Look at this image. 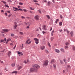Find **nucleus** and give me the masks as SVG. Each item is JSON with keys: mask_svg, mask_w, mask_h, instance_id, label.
I'll return each mask as SVG.
<instances>
[{"mask_svg": "<svg viewBox=\"0 0 75 75\" xmlns=\"http://www.w3.org/2000/svg\"><path fill=\"white\" fill-rule=\"evenodd\" d=\"M32 67L33 68H31L30 69V72L35 71L37 70L38 69L40 68V65L37 64H34L32 65Z\"/></svg>", "mask_w": 75, "mask_h": 75, "instance_id": "obj_1", "label": "nucleus"}, {"mask_svg": "<svg viewBox=\"0 0 75 75\" xmlns=\"http://www.w3.org/2000/svg\"><path fill=\"white\" fill-rule=\"evenodd\" d=\"M48 65V61L47 60L45 61L43 64V67H47Z\"/></svg>", "mask_w": 75, "mask_h": 75, "instance_id": "obj_2", "label": "nucleus"}, {"mask_svg": "<svg viewBox=\"0 0 75 75\" xmlns=\"http://www.w3.org/2000/svg\"><path fill=\"white\" fill-rule=\"evenodd\" d=\"M34 40H35V41L36 44H38V43H39V42H38V41H39V40L36 38H34Z\"/></svg>", "mask_w": 75, "mask_h": 75, "instance_id": "obj_3", "label": "nucleus"}, {"mask_svg": "<svg viewBox=\"0 0 75 75\" xmlns=\"http://www.w3.org/2000/svg\"><path fill=\"white\" fill-rule=\"evenodd\" d=\"M42 29L45 31H46V30H47V28L46 27V26L45 25H43L42 26Z\"/></svg>", "mask_w": 75, "mask_h": 75, "instance_id": "obj_4", "label": "nucleus"}, {"mask_svg": "<svg viewBox=\"0 0 75 75\" xmlns=\"http://www.w3.org/2000/svg\"><path fill=\"white\" fill-rule=\"evenodd\" d=\"M30 39H28L26 41L25 43L26 44H30L31 42L30 41ZM29 41L30 42H29Z\"/></svg>", "mask_w": 75, "mask_h": 75, "instance_id": "obj_5", "label": "nucleus"}, {"mask_svg": "<svg viewBox=\"0 0 75 75\" xmlns=\"http://www.w3.org/2000/svg\"><path fill=\"white\" fill-rule=\"evenodd\" d=\"M6 38H5L4 39V40H1V42H4H4H6Z\"/></svg>", "mask_w": 75, "mask_h": 75, "instance_id": "obj_6", "label": "nucleus"}, {"mask_svg": "<svg viewBox=\"0 0 75 75\" xmlns=\"http://www.w3.org/2000/svg\"><path fill=\"white\" fill-rule=\"evenodd\" d=\"M11 55V52H10V51L8 52V57H10V55Z\"/></svg>", "mask_w": 75, "mask_h": 75, "instance_id": "obj_7", "label": "nucleus"}, {"mask_svg": "<svg viewBox=\"0 0 75 75\" xmlns=\"http://www.w3.org/2000/svg\"><path fill=\"white\" fill-rule=\"evenodd\" d=\"M13 8H15V10L14 9H13V10L14 11H16V10H18V11H19L20 10V9H18L17 8H15V7H13Z\"/></svg>", "mask_w": 75, "mask_h": 75, "instance_id": "obj_8", "label": "nucleus"}, {"mask_svg": "<svg viewBox=\"0 0 75 75\" xmlns=\"http://www.w3.org/2000/svg\"><path fill=\"white\" fill-rule=\"evenodd\" d=\"M35 20H38L39 19L38 18V15H36L35 16Z\"/></svg>", "mask_w": 75, "mask_h": 75, "instance_id": "obj_9", "label": "nucleus"}, {"mask_svg": "<svg viewBox=\"0 0 75 75\" xmlns=\"http://www.w3.org/2000/svg\"><path fill=\"white\" fill-rule=\"evenodd\" d=\"M9 30H8V29H4L3 30V31H4V32H8V31H9Z\"/></svg>", "mask_w": 75, "mask_h": 75, "instance_id": "obj_10", "label": "nucleus"}, {"mask_svg": "<svg viewBox=\"0 0 75 75\" xmlns=\"http://www.w3.org/2000/svg\"><path fill=\"white\" fill-rule=\"evenodd\" d=\"M74 32L73 31H71L70 32V34L71 37H73L74 36Z\"/></svg>", "mask_w": 75, "mask_h": 75, "instance_id": "obj_11", "label": "nucleus"}, {"mask_svg": "<svg viewBox=\"0 0 75 75\" xmlns=\"http://www.w3.org/2000/svg\"><path fill=\"white\" fill-rule=\"evenodd\" d=\"M55 52H57V53H58V52H59V50L58 49H55Z\"/></svg>", "mask_w": 75, "mask_h": 75, "instance_id": "obj_12", "label": "nucleus"}, {"mask_svg": "<svg viewBox=\"0 0 75 75\" xmlns=\"http://www.w3.org/2000/svg\"><path fill=\"white\" fill-rule=\"evenodd\" d=\"M23 68V67L22 66H20L18 67V70L19 71L20 69H21Z\"/></svg>", "mask_w": 75, "mask_h": 75, "instance_id": "obj_13", "label": "nucleus"}, {"mask_svg": "<svg viewBox=\"0 0 75 75\" xmlns=\"http://www.w3.org/2000/svg\"><path fill=\"white\" fill-rule=\"evenodd\" d=\"M28 60H27V61H26V60H25L24 61V63L25 64H27V62H28Z\"/></svg>", "mask_w": 75, "mask_h": 75, "instance_id": "obj_14", "label": "nucleus"}, {"mask_svg": "<svg viewBox=\"0 0 75 75\" xmlns=\"http://www.w3.org/2000/svg\"><path fill=\"white\" fill-rule=\"evenodd\" d=\"M12 74H17V71H13L12 72Z\"/></svg>", "mask_w": 75, "mask_h": 75, "instance_id": "obj_15", "label": "nucleus"}, {"mask_svg": "<svg viewBox=\"0 0 75 75\" xmlns=\"http://www.w3.org/2000/svg\"><path fill=\"white\" fill-rule=\"evenodd\" d=\"M59 25L60 26H62V22H60L59 23Z\"/></svg>", "mask_w": 75, "mask_h": 75, "instance_id": "obj_16", "label": "nucleus"}, {"mask_svg": "<svg viewBox=\"0 0 75 75\" xmlns=\"http://www.w3.org/2000/svg\"><path fill=\"white\" fill-rule=\"evenodd\" d=\"M58 21H59V19H57L55 21V23L57 24V23H58Z\"/></svg>", "mask_w": 75, "mask_h": 75, "instance_id": "obj_17", "label": "nucleus"}, {"mask_svg": "<svg viewBox=\"0 0 75 75\" xmlns=\"http://www.w3.org/2000/svg\"><path fill=\"white\" fill-rule=\"evenodd\" d=\"M45 48V46H42L41 47V50H44V49Z\"/></svg>", "mask_w": 75, "mask_h": 75, "instance_id": "obj_18", "label": "nucleus"}, {"mask_svg": "<svg viewBox=\"0 0 75 75\" xmlns=\"http://www.w3.org/2000/svg\"><path fill=\"white\" fill-rule=\"evenodd\" d=\"M54 68V69H56V65L55 64H53Z\"/></svg>", "mask_w": 75, "mask_h": 75, "instance_id": "obj_19", "label": "nucleus"}, {"mask_svg": "<svg viewBox=\"0 0 75 75\" xmlns=\"http://www.w3.org/2000/svg\"><path fill=\"white\" fill-rule=\"evenodd\" d=\"M46 16L47 17V18H48V19H50V16L48 15H47Z\"/></svg>", "mask_w": 75, "mask_h": 75, "instance_id": "obj_20", "label": "nucleus"}, {"mask_svg": "<svg viewBox=\"0 0 75 75\" xmlns=\"http://www.w3.org/2000/svg\"><path fill=\"white\" fill-rule=\"evenodd\" d=\"M11 65L13 67H14L15 66V63H13L11 64Z\"/></svg>", "mask_w": 75, "mask_h": 75, "instance_id": "obj_21", "label": "nucleus"}, {"mask_svg": "<svg viewBox=\"0 0 75 75\" xmlns=\"http://www.w3.org/2000/svg\"><path fill=\"white\" fill-rule=\"evenodd\" d=\"M30 10H34V8H32L31 7H30Z\"/></svg>", "mask_w": 75, "mask_h": 75, "instance_id": "obj_22", "label": "nucleus"}, {"mask_svg": "<svg viewBox=\"0 0 75 75\" xmlns=\"http://www.w3.org/2000/svg\"><path fill=\"white\" fill-rule=\"evenodd\" d=\"M5 6L6 7H7V8H9V6L6 4H5Z\"/></svg>", "mask_w": 75, "mask_h": 75, "instance_id": "obj_23", "label": "nucleus"}, {"mask_svg": "<svg viewBox=\"0 0 75 75\" xmlns=\"http://www.w3.org/2000/svg\"><path fill=\"white\" fill-rule=\"evenodd\" d=\"M60 62L61 64H63V62L61 60H60Z\"/></svg>", "mask_w": 75, "mask_h": 75, "instance_id": "obj_24", "label": "nucleus"}, {"mask_svg": "<svg viewBox=\"0 0 75 75\" xmlns=\"http://www.w3.org/2000/svg\"><path fill=\"white\" fill-rule=\"evenodd\" d=\"M17 25H15L14 26V29H16V28H17Z\"/></svg>", "mask_w": 75, "mask_h": 75, "instance_id": "obj_25", "label": "nucleus"}, {"mask_svg": "<svg viewBox=\"0 0 75 75\" xmlns=\"http://www.w3.org/2000/svg\"><path fill=\"white\" fill-rule=\"evenodd\" d=\"M73 51H75V47L74 46H73Z\"/></svg>", "mask_w": 75, "mask_h": 75, "instance_id": "obj_26", "label": "nucleus"}, {"mask_svg": "<svg viewBox=\"0 0 75 75\" xmlns=\"http://www.w3.org/2000/svg\"><path fill=\"white\" fill-rule=\"evenodd\" d=\"M59 32H60V33H61V32H62V29H59Z\"/></svg>", "mask_w": 75, "mask_h": 75, "instance_id": "obj_27", "label": "nucleus"}, {"mask_svg": "<svg viewBox=\"0 0 75 75\" xmlns=\"http://www.w3.org/2000/svg\"><path fill=\"white\" fill-rule=\"evenodd\" d=\"M1 2H2V3H4V4H6L7 3V2L6 1H2Z\"/></svg>", "mask_w": 75, "mask_h": 75, "instance_id": "obj_28", "label": "nucleus"}, {"mask_svg": "<svg viewBox=\"0 0 75 75\" xmlns=\"http://www.w3.org/2000/svg\"><path fill=\"white\" fill-rule=\"evenodd\" d=\"M7 2H8V3H10V2H11L12 3V1L10 0H8L7 1Z\"/></svg>", "mask_w": 75, "mask_h": 75, "instance_id": "obj_29", "label": "nucleus"}, {"mask_svg": "<svg viewBox=\"0 0 75 75\" xmlns=\"http://www.w3.org/2000/svg\"><path fill=\"white\" fill-rule=\"evenodd\" d=\"M47 4L48 6H50V1H48L47 2Z\"/></svg>", "mask_w": 75, "mask_h": 75, "instance_id": "obj_30", "label": "nucleus"}, {"mask_svg": "<svg viewBox=\"0 0 75 75\" xmlns=\"http://www.w3.org/2000/svg\"><path fill=\"white\" fill-rule=\"evenodd\" d=\"M19 5H23V4L21 2H20L19 3Z\"/></svg>", "mask_w": 75, "mask_h": 75, "instance_id": "obj_31", "label": "nucleus"}, {"mask_svg": "<svg viewBox=\"0 0 75 75\" xmlns=\"http://www.w3.org/2000/svg\"><path fill=\"white\" fill-rule=\"evenodd\" d=\"M66 45H69V43L68 42H66L65 43Z\"/></svg>", "mask_w": 75, "mask_h": 75, "instance_id": "obj_32", "label": "nucleus"}, {"mask_svg": "<svg viewBox=\"0 0 75 75\" xmlns=\"http://www.w3.org/2000/svg\"><path fill=\"white\" fill-rule=\"evenodd\" d=\"M45 52L47 54H48V53H49V52L47 50H45Z\"/></svg>", "mask_w": 75, "mask_h": 75, "instance_id": "obj_33", "label": "nucleus"}, {"mask_svg": "<svg viewBox=\"0 0 75 75\" xmlns=\"http://www.w3.org/2000/svg\"><path fill=\"white\" fill-rule=\"evenodd\" d=\"M21 47V49H23V44H22V46H20Z\"/></svg>", "mask_w": 75, "mask_h": 75, "instance_id": "obj_34", "label": "nucleus"}, {"mask_svg": "<svg viewBox=\"0 0 75 75\" xmlns=\"http://www.w3.org/2000/svg\"><path fill=\"white\" fill-rule=\"evenodd\" d=\"M60 50L62 51V52H64V50L63 49H61Z\"/></svg>", "mask_w": 75, "mask_h": 75, "instance_id": "obj_35", "label": "nucleus"}, {"mask_svg": "<svg viewBox=\"0 0 75 75\" xmlns=\"http://www.w3.org/2000/svg\"><path fill=\"white\" fill-rule=\"evenodd\" d=\"M48 45L49 46V47H51V45H50V43L48 42Z\"/></svg>", "mask_w": 75, "mask_h": 75, "instance_id": "obj_36", "label": "nucleus"}, {"mask_svg": "<svg viewBox=\"0 0 75 75\" xmlns=\"http://www.w3.org/2000/svg\"><path fill=\"white\" fill-rule=\"evenodd\" d=\"M67 34H69V33H70V32H69V31H68V30H67Z\"/></svg>", "mask_w": 75, "mask_h": 75, "instance_id": "obj_37", "label": "nucleus"}, {"mask_svg": "<svg viewBox=\"0 0 75 75\" xmlns=\"http://www.w3.org/2000/svg\"><path fill=\"white\" fill-rule=\"evenodd\" d=\"M21 18H24V19L25 18L23 16H21Z\"/></svg>", "mask_w": 75, "mask_h": 75, "instance_id": "obj_38", "label": "nucleus"}, {"mask_svg": "<svg viewBox=\"0 0 75 75\" xmlns=\"http://www.w3.org/2000/svg\"><path fill=\"white\" fill-rule=\"evenodd\" d=\"M54 39V38L52 37L51 38V41H53V39Z\"/></svg>", "mask_w": 75, "mask_h": 75, "instance_id": "obj_39", "label": "nucleus"}, {"mask_svg": "<svg viewBox=\"0 0 75 75\" xmlns=\"http://www.w3.org/2000/svg\"><path fill=\"white\" fill-rule=\"evenodd\" d=\"M55 61V60L54 59L52 60H51V62H54Z\"/></svg>", "mask_w": 75, "mask_h": 75, "instance_id": "obj_40", "label": "nucleus"}, {"mask_svg": "<svg viewBox=\"0 0 75 75\" xmlns=\"http://www.w3.org/2000/svg\"><path fill=\"white\" fill-rule=\"evenodd\" d=\"M20 34H21V35H23V33L22 32H20Z\"/></svg>", "mask_w": 75, "mask_h": 75, "instance_id": "obj_41", "label": "nucleus"}, {"mask_svg": "<svg viewBox=\"0 0 75 75\" xmlns=\"http://www.w3.org/2000/svg\"><path fill=\"white\" fill-rule=\"evenodd\" d=\"M18 54H21V52H20L18 51Z\"/></svg>", "mask_w": 75, "mask_h": 75, "instance_id": "obj_42", "label": "nucleus"}, {"mask_svg": "<svg viewBox=\"0 0 75 75\" xmlns=\"http://www.w3.org/2000/svg\"><path fill=\"white\" fill-rule=\"evenodd\" d=\"M33 1H34V2H35V3H37V2H38V1H37L36 0H33Z\"/></svg>", "mask_w": 75, "mask_h": 75, "instance_id": "obj_43", "label": "nucleus"}, {"mask_svg": "<svg viewBox=\"0 0 75 75\" xmlns=\"http://www.w3.org/2000/svg\"><path fill=\"white\" fill-rule=\"evenodd\" d=\"M8 40H7L6 41V44H7V43H8Z\"/></svg>", "mask_w": 75, "mask_h": 75, "instance_id": "obj_44", "label": "nucleus"}, {"mask_svg": "<svg viewBox=\"0 0 75 75\" xmlns=\"http://www.w3.org/2000/svg\"><path fill=\"white\" fill-rule=\"evenodd\" d=\"M68 48V46H65V49Z\"/></svg>", "mask_w": 75, "mask_h": 75, "instance_id": "obj_45", "label": "nucleus"}, {"mask_svg": "<svg viewBox=\"0 0 75 75\" xmlns=\"http://www.w3.org/2000/svg\"><path fill=\"white\" fill-rule=\"evenodd\" d=\"M60 17L61 18H62V16L60 15Z\"/></svg>", "mask_w": 75, "mask_h": 75, "instance_id": "obj_46", "label": "nucleus"}, {"mask_svg": "<svg viewBox=\"0 0 75 75\" xmlns=\"http://www.w3.org/2000/svg\"><path fill=\"white\" fill-rule=\"evenodd\" d=\"M23 11H25V12H26V11H27V10H26L25 9H24Z\"/></svg>", "mask_w": 75, "mask_h": 75, "instance_id": "obj_47", "label": "nucleus"}, {"mask_svg": "<svg viewBox=\"0 0 75 75\" xmlns=\"http://www.w3.org/2000/svg\"><path fill=\"white\" fill-rule=\"evenodd\" d=\"M65 70H63V73H65Z\"/></svg>", "mask_w": 75, "mask_h": 75, "instance_id": "obj_48", "label": "nucleus"}, {"mask_svg": "<svg viewBox=\"0 0 75 75\" xmlns=\"http://www.w3.org/2000/svg\"><path fill=\"white\" fill-rule=\"evenodd\" d=\"M30 28V27L29 26H28L26 27V28Z\"/></svg>", "mask_w": 75, "mask_h": 75, "instance_id": "obj_49", "label": "nucleus"}, {"mask_svg": "<svg viewBox=\"0 0 75 75\" xmlns=\"http://www.w3.org/2000/svg\"><path fill=\"white\" fill-rule=\"evenodd\" d=\"M50 21H52V18H50Z\"/></svg>", "mask_w": 75, "mask_h": 75, "instance_id": "obj_50", "label": "nucleus"}, {"mask_svg": "<svg viewBox=\"0 0 75 75\" xmlns=\"http://www.w3.org/2000/svg\"><path fill=\"white\" fill-rule=\"evenodd\" d=\"M16 45L14 47H13V49H15V48H16Z\"/></svg>", "mask_w": 75, "mask_h": 75, "instance_id": "obj_51", "label": "nucleus"}, {"mask_svg": "<svg viewBox=\"0 0 75 75\" xmlns=\"http://www.w3.org/2000/svg\"><path fill=\"white\" fill-rule=\"evenodd\" d=\"M42 33L43 34H45V32H44V31H43L42 32Z\"/></svg>", "mask_w": 75, "mask_h": 75, "instance_id": "obj_52", "label": "nucleus"}, {"mask_svg": "<svg viewBox=\"0 0 75 75\" xmlns=\"http://www.w3.org/2000/svg\"><path fill=\"white\" fill-rule=\"evenodd\" d=\"M1 64H3L4 63H3V61H1Z\"/></svg>", "mask_w": 75, "mask_h": 75, "instance_id": "obj_53", "label": "nucleus"}, {"mask_svg": "<svg viewBox=\"0 0 75 75\" xmlns=\"http://www.w3.org/2000/svg\"><path fill=\"white\" fill-rule=\"evenodd\" d=\"M5 15H6V16H7V13H5Z\"/></svg>", "mask_w": 75, "mask_h": 75, "instance_id": "obj_54", "label": "nucleus"}, {"mask_svg": "<svg viewBox=\"0 0 75 75\" xmlns=\"http://www.w3.org/2000/svg\"><path fill=\"white\" fill-rule=\"evenodd\" d=\"M52 36H53V33H51Z\"/></svg>", "mask_w": 75, "mask_h": 75, "instance_id": "obj_55", "label": "nucleus"}, {"mask_svg": "<svg viewBox=\"0 0 75 75\" xmlns=\"http://www.w3.org/2000/svg\"><path fill=\"white\" fill-rule=\"evenodd\" d=\"M39 11V13H41V11H40V10H39L38 11Z\"/></svg>", "mask_w": 75, "mask_h": 75, "instance_id": "obj_56", "label": "nucleus"}, {"mask_svg": "<svg viewBox=\"0 0 75 75\" xmlns=\"http://www.w3.org/2000/svg\"><path fill=\"white\" fill-rule=\"evenodd\" d=\"M11 36H14V34H11Z\"/></svg>", "mask_w": 75, "mask_h": 75, "instance_id": "obj_57", "label": "nucleus"}, {"mask_svg": "<svg viewBox=\"0 0 75 75\" xmlns=\"http://www.w3.org/2000/svg\"><path fill=\"white\" fill-rule=\"evenodd\" d=\"M63 61L64 62H65V61H66L65 59H64Z\"/></svg>", "mask_w": 75, "mask_h": 75, "instance_id": "obj_58", "label": "nucleus"}, {"mask_svg": "<svg viewBox=\"0 0 75 75\" xmlns=\"http://www.w3.org/2000/svg\"><path fill=\"white\" fill-rule=\"evenodd\" d=\"M10 45H13V43H10Z\"/></svg>", "mask_w": 75, "mask_h": 75, "instance_id": "obj_59", "label": "nucleus"}, {"mask_svg": "<svg viewBox=\"0 0 75 75\" xmlns=\"http://www.w3.org/2000/svg\"><path fill=\"white\" fill-rule=\"evenodd\" d=\"M44 2H45V3H47V0L44 1Z\"/></svg>", "mask_w": 75, "mask_h": 75, "instance_id": "obj_60", "label": "nucleus"}, {"mask_svg": "<svg viewBox=\"0 0 75 75\" xmlns=\"http://www.w3.org/2000/svg\"><path fill=\"white\" fill-rule=\"evenodd\" d=\"M52 2H53L54 3H55V1H54V0H53Z\"/></svg>", "mask_w": 75, "mask_h": 75, "instance_id": "obj_61", "label": "nucleus"}, {"mask_svg": "<svg viewBox=\"0 0 75 75\" xmlns=\"http://www.w3.org/2000/svg\"><path fill=\"white\" fill-rule=\"evenodd\" d=\"M1 12L2 13H4V11H3V10H1Z\"/></svg>", "mask_w": 75, "mask_h": 75, "instance_id": "obj_62", "label": "nucleus"}, {"mask_svg": "<svg viewBox=\"0 0 75 75\" xmlns=\"http://www.w3.org/2000/svg\"><path fill=\"white\" fill-rule=\"evenodd\" d=\"M8 17H11V15H9L8 16Z\"/></svg>", "mask_w": 75, "mask_h": 75, "instance_id": "obj_63", "label": "nucleus"}, {"mask_svg": "<svg viewBox=\"0 0 75 75\" xmlns=\"http://www.w3.org/2000/svg\"><path fill=\"white\" fill-rule=\"evenodd\" d=\"M67 67H68L69 68L70 67V66L68 65V66H67Z\"/></svg>", "mask_w": 75, "mask_h": 75, "instance_id": "obj_64", "label": "nucleus"}]
</instances>
